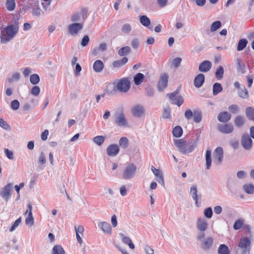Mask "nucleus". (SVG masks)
I'll list each match as a JSON object with an SVG mask.
<instances>
[{"mask_svg":"<svg viewBox=\"0 0 254 254\" xmlns=\"http://www.w3.org/2000/svg\"><path fill=\"white\" fill-rule=\"evenodd\" d=\"M19 31L17 24L8 25L1 29L0 39L1 44H6L13 39Z\"/></svg>","mask_w":254,"mask_h":254,"instance_id":"f257e3e1","label":"nucleus"},{"mask_svg":"<svg viewBox=\"0 0 254 254\" xmlns=\"http://www.w3.org/2000/svg\"><path fill=\"white\" fill-rule=\"evenodd\" d=\"M109 86H113L114 92L117 91L126 93L127 92L130 88V81L128 78L124 77L120 79L116 80L113 83L109 84Z\"/></svg>","mask_w":254,"mask_h":254,"instance_id":"f03ea898","label":"nucleus"},{"mask_svg":"<svg viewBox=\"0 0 254 254\" xmlns=\"http://www.w3.org/2000/svg\"><path fill=\"white\" fill-rule=\"evenodd\" d=\"M174 143L179 151L184 154L191 152L197 146L196 142H191L188 143L183 139H176L174 141Z\"/></svg>","mask_w":254,"mask_h":254,"instance_id":"7ed1b4c3","label":"nucleus"},{"mask_svg":"<svg viewBox=\"0 0 254 254\" xmlns=\"http://www.w3.org/2000/svg\"><path fill=\"white\" fill-rule=\"evenodd\" d=\"M137 173L136 166L133 163L127 164L124 168L122 178L125 180L133 179Z\"/></svg>","mask_w":254,"mask_h":254,"instance_id":"20e7f679","label":"nucleus"},{"mask_svg":"<svg viewBox=\"0 0 254 254\" xmlns=\"http://www.w3.org/2000/svg\"><path fill=\"white\" fill-rule=\"evenodd\" d=\"M115 123L120 127H129L128 121L125 115L121 112L116 114L115 116Z\"/></svg>","mask_w":254,"mask_h":254,"instance_id":"39448f33","label":"nucleus"},{"mask_svg":"<svg viewBox=\"0 0 254 254\" xmlns=\"http://www.w3.org/2000/svg\"><path fill=\"white\" fill-rule=\"evenodd\" d=\"M12 191V184L9 183L6 185L0 191V195L6 201L11 197Z\"/></svg>","mask_w":254,"mask_h":254,"instance_id":"423d86ee","label":"nucleus"},{"mask_svg":"<svg viewBox=\"0 0 254 254\" xmlns=\"http://www.w3.org/2000/svg\"><path fill=\"white\" fill-rule=\"evenodd\" d=\"M250 245L251 241L248 238L244 237L240 240L238 247L242 250V254H249Z\"/></svg>","mask_w":254,"mask_h":254,"instance_id":"0eeeda50","label":"nucleus"},{"mask_svg":"<svg viewBox=\"0 0 254 254\" xmlns=\"http://www.w3.org/2000/svg\"><path fill=\"white\" fill-rule=\"evenodd\" d=\"M234 86L237 89V92L239 96L243 99H247L249 97L248 91L245 86L236 81L234 83Z\"/></svg>","mask_w":254,"mask_h":254,"instance_id":"6e6552de","label":"nucleus"},{"mask_svg":"<svg viewBox=\"0 0 254 254\" xmlns=\"http://www.w3.org/2000/svg\"><path fill=\"white\" fill-rule=\"evenodd\" d=\"M214 163L217 165L221 164L223 159V150L221 147H217L213 152Z\"/></svg>","mask_w":254,"mask_h":254,"instance_id":"1a4fd4ad","label":"nucleus"},{"mask_svg":"<svg viewBox=\"0 0 254 254\" xmlns=\"http://www.w3.org/2000/svg\"><path fill=\"white\" fill-rule=\"evenodd\" d=\"M167 96L173 104L178 106H180L184 103L183 98L178 92L168 94Z\"/></svg>","mask_w":254,"mask_h":254,"instance_id":"9d476101","label":"nucleus"},{"mask_svg":"<svg viewBox=\"0 0 254 254\" xmlns=\"http://www.w3.org/2000/svg\"><path fill=\"white\" fill-rule=\"evenodd\" d=\"M241 144L246 150H250L253 145V141L248 134H244L242 137Z\"/></svg>","mask_w":254,"mask_h":254,"instance_id":"9b49d317","label":"nucleus"},{"mask_svg":"<svg viewBox=\"0 0 254 254\" xmlns=\"http://www.w3.org/2000/svg\"><path fill=\"white\" fill-rule=\"evenodd\" d=\"M207 221L203 217L198 218L196 222V227L201 232H204L208 228Z\"/></svg>","mask_w":254,"mask_h":254,"instance_id":"f8f14e48","label":"nucleus"},{"mask_svg":"<svg viewBox=\"0 0 254 254\" xmlns=\"http://www.w3.org/2000/svg\"><path fill=\"white\" fill-rule=\"evenodd\" d=\"M98 227L106 235H111L112 229L110 224L106 221L99 222L98 224Z\"/></svg>","mask_w":254,"mask_h":254,"instance_id":"ddd939ff","label":"nucleus"},{"mask_svg":"<svg viewBox=\"0 0 254 254\" xmlns=\"http://www.w3.org/2000/svg\"><path fill=\"white\" fill-rule=\"evenodd\" d=\"M185 116L188 120L193 118V121L196 123H199L202 119L201 112H185Z\"/></svg>","mask_w":254,"mask_h":254,"instance_id":"4468645a","label":"nucleus"},{"mask_svg":"<svg viewBox=\"0 0 254 254\" xmlns=\"http://www.w3.org/2000/svg\"><path fill=\"white\" fill-rule=\"evenodd\" d=\"M218 130L222 133L229 134L234 130V127L230 124H220L217 127Z\"/></svg>","mask_w":254,"mask_h":254,"instance_id":"2eb2a0df","label":"nucleus"},{"mask_svg":"<svg viewBox=\"0 0 254 254\" xmlns=\"http://www.w3.org/2000/svg\"><path fill=\"white\" fill-rule=\"evenodd\" d=\"M214 240L211 237H207L204 239L201 244V248L204 251L209 250L213 244Z\"/></svg>","mask_w":254,"mask_h":254,"instance_id":"dca6fc26","label":"nucleus"},{"mask_svg":"<svg viewBox=\"0 0 254 254\" xmlns=\"http://www.w3.org/2000/svg\"><path fill=\"white\" fill-rule=\"evenodd\" d=\"M151 170L153 172L154 175L156 177V181L163 186H164L165 183L163 179V173L162 171L159 169H157L154 167H151Z\"/></svg>","mask_w":254,"mask_h":254,"instance_id":"f3484780","label":"nucleus"},{"mask_svg":"<svg viewBox=\"0 0 254 254\" xmlns=\"http://www.w3.org/2000/svg\"><path fill=\"white\" fill-rule=\"evenodd\" d=\"M83 25L81 23H75L68 26V31L72 35H76L82 29Z\"/></svg>","mask_w":254,"mask_h":254,"instance_id":"a211bd4d","label":"nucleus"},{"mask_svg":"<svg viewBox=\"0 0 254 254\" xmlns=\"http://www.w3.org/2000/svg\"><path fill=\"white\" fill-rule=\"evenodd\" d=\"M168 76L166 73L161 75L158 83V87L159 90H162L167 86Z\"/></svg>","mask_w":254,"mask_h":254,"instance_id":"6ab92c4d","label":"nucleus"},{"mask_svg":"<svg viewBox=\"0 0 254 254\" xmlns=\"http://www.w3.org/2000/svg\"><path fill=\"white\" fill-rule=\"evenodd\" d=\"M119 147L116 144L110 145L107 148V153L110 156H115L119 152Z\"/></svg>","mask_w":254,"mask_h":254,"instance_id":"aec40b11","label":"nucleus"},{"mask_svg":"<svg viewBox=\"0 0 254 254\" xmlns=\"http://www.w3.org/2000/svg\"><path fill=\"white\" fill-rule=\"evenodd\" d=\"M75 231L76 232V238L78 243L81 244L83 242L80 235L82 236L84 231V227L82 225L78 226H75Z\"/></svg>","mask_w":254,"mask_h":254,"instance_id":"412c9836","label":"nucleus"},{"mask_svg":"<svg viewBox=\"0 0 254 254\" xmlns=\"http://www.w3.org/2000/svg\"><path fill=\"white\" fill-rule=\"evenodd\" d=\"M212 66L211 63L209 61H204L199 65V70L201 72H206L210 70Z\"/></svg>","mask_w":254,"mask_h":254,"instance_id":"4be33fe9","label":"nucleus"},{"mask_svg":"<svg viewBox=\"0 0 254 254\" xmlns=\"http://www.w3.org/2000/svg\"><path fill=\"white\" fill-rule=\"evenodd\" d=\"M204 75L202 73L198 74L194 79V85L196 88L200 87L204 83Z\"/></svg>","mask_w":254,"mask_h":254,"instance_id":"5701e85b","label":"nucleus"},{"mask_svg":"<svg viewBox=\"0 0 254 254\" xmlns=\"http://www.w3.org/2000/svg\"><path fill=\"white\" fill-rule=\"evenodd\" d=\"M32 8V13L34 16H40L41 14L42 11L38 7L39 2L35 0L33 3L30 4Z\"/></svg>","mask_w":254,"mask_h":254,"instance_id":"b1692460","label":"nucleus"},{"mask_svg":"<svg viewBox=\"0 0 254 254\" xmlns=\"http://www.w3.org/2000/svg\"><path fill=\"white\" fill-rule=\"evenodd\" d=\"M103 63L99 60H96L93 64V68L96 72H100L104 68Z\"/></svg>","mask_w":254,"mask_h":254,"instance_id":"393cba45","label":"nucleus"},{"mask_svg":"<svg viewBox=\"0 0 254 254\" xmlns=\"http://www.w3.org/2000/svg\"><path fill=\"white\" fill-rule=\"evenodd\" d=\"M230 118L231 115L228 112H221L218 116V119L221 122H227Z\"/></svg>","mask_w":254,"mask_h":254,"instance_id":"a878e982","label":"nucleus"},{"mask_svg":"<svg viewBox=\"0 0 254 254\" xmlns=\"http://www.w3.org/2000/svg\"><path fill=\"white\" fill-rule=\"evenodd\" d=\"M120 235L122 238V242L123 243L128 245L131 249H134V245L132 243V241L129 237L125 236L122 233L120 234Z\"/></svg>","mask_w":254,"mask_h":254,"instance_id":"bb28decb","label":"nucleus"},{"mask_svg":"<svg viewBox=\"0 0 254 254\" xmlns=\"http://www.w3.org/2000/svg\"><path fill=\"white\" fill-rule=\"evenodd\" d=\"M139 21L142 25L146 28H149L151 23L150 19L146 15L140 16L139 17Z\"/></svg>","mask_w":254,"mask_h":254,"instance_id":"cd10ccee","label":"nucleus"},{"mask_svg":"<svg viewBox=\"0 0 254 254\" xmlns=\"http://www.w3.org/2000/svg\"><path fill=\"white\" fill-rule=\"evenodd\" d=\"M128 59L126 57H124L121 60H117L113 63V65L115 67H120L127 63Z\"/></svg>","mask_w":254,"mask_h":254,"instance_id":"c85d7f7f","label":"nucleus"},{"mask_svg":"<svg viewBox=\"0 0 254 254\" xmlns=\"http://www.w3.org/2000/svg\"><path fill=\"white\" fill-rule=\"evenodd\" d=\"M144 76L142 73H138L135 75L133 81L135 85H140L144 80Z\"/></svg>","mask_w":254,"mask_h":254,"instance_id":"c756f323","label":"nucleus"},{"mask_svg":"<svg viewBox=\"0 0 254 254\" xmlns=\"http://www.w3.org/2000/svg\"><path fill=\"white\" fill-rule=\"evenodd\" d=\"M71 19L72 21H79L81 20H84L85 19V17L82 13L80 12L73 14L71 16Z\"/></svg>","mask_w":254,"mask_h":254,"instance_id":"7c9ffc66","label":"nucleus"},{"mask_svg":"<svg viewBox=\"0 0 254 254\" xmlns=\"http://www.w3.org/2000/svg\"><path fill=\"white\" fill-rule=\"evenodd\" d=\"M172 133L174 136L180 137L183 134V129L180 126H176L173 128Z\"/></svg>","mask_w":254,"mask_h":254,"instance_id":"2f4dec72","label":"nucleus"},{"mask_svg":"<svg viewBox=\"0 0 254 254\" xmlns=\"http://www.w3.org/2000/svg\"><path fill=\"white\" fill-rule=\"evenodd\" d=\"M218 253L219 254H230V251L226 245L221 244L218 247Z\"/></svg>","mask_w":254,"mask_h":254,"instance_id":"473e14b6","label":"nucleus"},{"mask_svg":"<svg viewBox=\"0 0 254 254\" xmlns=\"http://www.w3.org/2000/svg\"><path fill=\"white\" fill-rule=\"evenodd\" d=\"M119 144L121 148L126 149L128 146V140L126 137H122L120 139Z\"/></svg>","mask_w":254,"mask_h":254,"instance_id":"72a5a7b5","label":"nucleus"},{"mask_svg":"<svg viewBox=\"0 0 254 254\" xmlns=\"http://www.w3.org/2000/svg\"><path fill=\"white\" fill-rule=\"evenodd\" d=\"M222 25L221 21L217 20L213 22L210 27V31L211 32H214L219 29Z\"/></svg>","mask_w":254,"mask_h":254,"instance_id":"f704fd0d","label":"nucleus"},{"mask_svg":"<svg viewBox=\"0 0 254 254\" xmlns=\"http://www.w3.org/2000/svg\"><path fill=\"white\" fill-rule=\"evenodd\" d=\"M52 254H65V251L61 245H56L53 249Z\"/></svg>","mask_w":254,"mask_h":254,"instance_id":"c9c22d12","label":"nucleus"},{"mask_svg":"<svg viewBox=\"0 0 254 254\" xmlns=\"http://www.w3.org/2000/svg\"><path fill=\"white\" fill-rule=\"evenodd\" d=\"M206 169H209L211 165V151L207 150L205 154Z\"/></svg>","mask_w":254,"mask_h":254,"instance_id":"e433bc0d","label":"nucleus"},{"mask_svg":"<svg viewBox=\"0 0 254 254\" xmlns=\"http://www.w3.org/2000/svg\"><path fill=\"white\" fill-rule=\"evenodd\" d=\"M224 69L221 65H219L215 71V76L218 80L221 79L223 77Z\"/></svg>","mask_w":254,"mask_h":254,"instance_id":"4c0bfd02","label":"nucleus"},{"mask_svg":"<svg viewBox=\"0 0 254 254\" xmlns=\"http://www.w3.org/2000/svg\"><path fill=\"white\" fill-rule=\"evenodd\" d=\"M244 190L248 194L254 193V186L253 184H246L243 186Z\"/></svg>","mask_w":254,"mask_h":254,"instance_id":"58836bf2","label":"nucleus"},{"mask_svg":"<svg viewBox=\"0 0 254 254\" xmlns=\"http://www.w3.org/2000/svg\"><path fill=\"white\" fill-rule=\"evenodd\" d=\"M130 52V48L128 46H125L121 48L118 51V54L120 56H124L128 54Z\"/></svg>","mask_w":254,"mask_h":254,"instance_id":"ea45409f","label":"nucleus"},{"mask_svg":"<svg viewBox=\"0 0 254 254\" xmlns=\"http://www.w3.org/2000/svg\"><path fill=\"white\" fill-rule=\"evenodd\" d=\"M132 30L131 26L130 24L125 23L122 26L121 31L124 34L129 33Z\"/></svg>","mask_w":254,"mask_h":254,"instance_id":"a19ab883","label":"nucleus"},{"mask_svg":"<svg viewBox=\"0 0 254 254\" xmlns=\"http://www.w3.org/2000/svg\"><path fill=\"white\" fill-rule=\"evenodd\" d=\"M248 41L245 39H241L238 44L237 50L241 51L243 50L247 46Z\"/></svg>","mask_w":254,"mask_h":254,"instance_id":"79ce46f5","label":"nucleus"},{"mask_svg":"<svg viewBox=\"0 0 254 254\" xmlns=\"http://www.w3.org/2000/svg\"><path fill=\"white\" fill-rule=\"evenodd\" d=\"M105 139V138L103 136L98 135L94 137L93 141L97 145L101 146L104 142Z\"/></svg>","mask_w":254,"mask_h":254,"instance_id":"37998d69","label":"nucleus"},{"mask_svg":"<svg viewBox=\"0 0 254 254\" xmlns=\"http://www.w3.org/2000/svg\"><path fill=\"white\" fill-rule=\"evenodd\" d=\"M40 77L37 74H33L30 76V81L33 85L37 84L40 82Z\"/></svg>","mask_w":254,"mask_h":254,"instance_id":"c03bdc74","label":"nucleus"},{"mask_svg":"<svg viewBox=\"0 0 254 254\" xmlns=\"http://www.w3.org/2000/svg\"><path fill=\"white\" fill-rule=\"evenodd\" d=\"M222 90V87L221 84L215 83L213 86V94L214 95H217Z\"/></svg>","mask_w":254,"mask_h":254,"instance_id":"a18cd8bd","label":"nucleus"},{"mask_svg":"<svg viewBox=\"0 0 254 254\" xmlns=\"http://www.w3.org/2000/svg\"><path fill=\"white\" fill-rule=\"evenodd\" d=\"M6 8L9 11H12L15 7L14 0H7L6 2Z\"/></svg>","mask_w":254,"mask_h":254,"instance_id":"49530a36","label":"nucleus"},{"mask_svg":"<svg viewBox=\"0 0 254 254\" xmlns=\"http://www.w3.org/2000/svg\"><path fill=\"white\" fill-rule=\"evenodd\" d=\"M30 93L31 95L37 97L40 94V88L38 86H34L31 89Z\"/></svg>","mask_w":254,"mask_h":254,"instance_id":"de8ad7c7","label":"nucleus"},{"mask_svg":"<svg viewBox=\"0 0 254 254\" xmlns=\"http://www.w3.org/2000/svg\"><path fill=\"white\" fill-rule=\"evenodd\" d=\"M27 214L28 215L25 219V223L26 225L28 226H32L34 223V218L33 217L32 213H30V214Z\"/></svg>","mask_w":254,"mask_h":254,"instance_id":"09e8293b","label":"nucleus"},{"mask_svg":"<svg viewBox=\"0 0 254 254\" xmlns=\"http://www.w3.org/2000/svg\"><path fill=\"white\" fill-rule=\"evenodd\" d=\"M244 123V118L242 117H237L235 120V124L237 127H241Z\"/></svg>","mask_w":254,"mask_h":254,"instance_id":"8fccbe9b","label":"nucleus"},{"mask_svg":"<svg viewBox=\"0 0 254 254\" xmlns=\"http://www.w3.org/2000/svg\"><path fill=\"white\" fill-rule=\"evenodd\" d=\"M0 127L4 129L9 130L11 129L10 126L8 125L2 119L0 118Z\"/></svg>","mask_w":254,"mask_h":254,"instance_id":"3c124183","label":"nucleus"},{"mask_svg":"<svg viewBox=\"0 0 254 254\" xmlns=\"http://www.w3.org/2000/svg\"><path fill=\"white\" fill-rule=\"evenodd\" d=\"M21 217H19L12 224L11 228H10V232H13L15 229L18 226L19 224L21 222Z\"/></svg>","mask_w":254,"mask_h":254,"instance_id":"603ef678","label":"nucleus"},{"mask_svg":"<svg viewBox=\"0 0 254 254\" xmlns=\"http://www.w3.org/2000/svg\"><path fill=\"white\" fill-rule=\"evenodd\" d=\"M213 214L212 210L211 207H208L204 209V215L207 218L212 217Z\"/></svg>","mask_w":254,"mask_h":254,"instance_id":"864d4df0","label":"nucleus"},{"mask_svg":"<svg viewBox=\"0 0 254 254\" xmlns=\"http://www.w3.org/2000/svg\"><path fill=\"white\" fill-rule=\"evenodd\" d=\"M243 224V221L241 219L237 220L234 224L233 228L235 230H237L241 228Z\"/></svg>","mask_w":254,"mask_h":254,"instance_id":"5fc2aeb1","label":"nucleus"},{"mask_svg":"<svg viewBox=\"0 0 254 254\" xmlns=\"http://www.w3.org/2000/svg\"><path fill=\"white\" fill-rule=\"evenodd\" d=\"M182 62V59L179 57H177L173 60L172 62V64L175 67H178Z\"/></svg>","mask_w":254,"mask_h":254,"instance_id":"6e6d98bb","label":"nucleus"},{"mask_svg":"<svg viewBox=\"0 0 254 254\" xmlns=\"http://www.w3.org/2000/svg\"><path fill=\"white\" fill-rule=\"evenodd\" d=\"M38 162L41 164H44L46 162V159L44 152L40 153L38 157Z\"/></svg>","mask_w":254,"mask_h":254,"instance_id":"4d7b16f0","label":"nucleus"},{"mask_svg":"<svg viewBox=\"0 0 254 254\" xmlns=\"http://www.w3.org/2000/svg\"><path fill=\"white\" fill-rule=\"evenodd\" d=\"M10 106H11V107L12 109H13L14 110H16L19 107V102L17 100H13L11 102Z\"/></svg>","mask_w":254,"mask_h":254,"instance_id":"13d9d810","label":"nucleus"},{"mask_svg":"<svg viewBox=\"0 0 254 254\" xmlns=\"http://www.w3.org/2000/svg\"><path fill=\"white\" fill-rule=\"evenodd\" d=\"M4 153L5 155L10 160H12L13 159V153L12 151L9 150L8 149L5 148L4 149Z\"/></svg>","mask_w":254,"mask_h":254,"instance_id":"bf43d9fd","label":"nucleus"},{"mask_svg":"<svg viewBox=\"0 0 254 254\" xmlns=\"http://www.w3.org/2000/svg\"><path fill=\"white\" fill-rule=\"evenodd\" d=\"M197 186L196 185H192L190 189V194L192 196L197 195Z\"/></svg>","mask_w":254,"mask_h":254,"instance_id":"052dcab7","label":"nucleus"},{"mask_svg":"<svg viewBox=\"0 0 254 254\" xmlns=\"http://www.w3.org/2000/svg\"><path fill=\"white\" fill-rule=\"evenodd\" d=\"M144 250L146 254H154L153 249L149 245H145Z\"/></svg>","mask_w":254,"mask_h":254,"instance_id":"680f3d73","label":"nucleus"},{"mask_svg":"<svg viewBox=\"0 0 254 254\" xmlns=\"http://www.w3.org/2000/svg\"><path fill=\"white\" fill-rule=\"evenodd\" d=\"M131 46L134 49H137L139 46V40L137 39H133L131 42Z\"/></svg>","mask_w":254,"mask_h":254,"instance_id":"e2e57ef3","label":"nucleus"},{"mask_svg":"<svg viewBox=\"0 0 254 254\" xmlns=\"http://www.w3.org/2000/svg\"><path fill=\"white\" fill-rule=\"evenodd\" d=\"M89 41V37L87 35H85L83 37V38L82 39L81 45L83 47H85L88 45Z\"/></svg>","mask_w":254,"mask_h":254,"instance_id":"0e129e2a","label":"nucleus"},{"mask_svg":"<svg viewBox=\"0 0 254 254\" xmlns=\"http://www.w3.org/2000/svg\"><path fill=\"white\" fill-rule=\"evenodd\" d=\"M120 192L122 196H125L127 194V189L126 186H122L120 189Z\"/></svg>","mask_w":254,"mask_h":254,"instance_id":"69168bd1","label":"nucleus"},{"mask_svg":"<svg viewBox=\"0 0 254 254\" xmlns=\"http://www.w3.org/2000/svg\"><path fill=\"white\" fill-rule=\"evenodd\" d=\"M20 73L18 72H15L12 74V75L11 76V78L10 79V81H17L20 79Z\"/></svg>","mask_w":254,"mask_h":254,"instance_id":"338daca9","label":"nucleus"},{"mask_svg":"<svg viewBox=\"0 0 254 254\" xmlns=\"http://www.w3.org/2000/svg\"><path fill=\"white\" fill-rule=\"evenodd\" d=\"M111 221V223H112L113 227H117V226L118 225V221H117V216H116V215H113L112 216Z\"/></svg>","mask_w":254,"mask_h":254,"instance_id":"774afa93","label":"nucleus"}]
</instances>
